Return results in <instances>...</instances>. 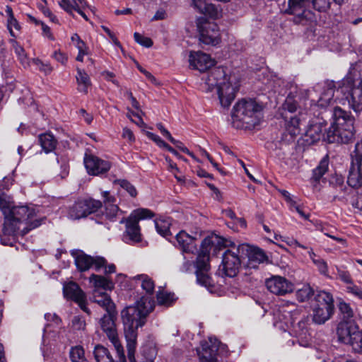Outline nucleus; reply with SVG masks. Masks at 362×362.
<instances>
[{
    "instance_id": "obj_1",
    "label": "nucleus",
    "mask_w": 362,
    "mask_h": 362,
    "mask_svg": "<svg viewBox=\"0 0 362 362\" xmlns=\"http://www.w3.org/2000/svg\"><path fill=\"white\" fill-rule=\"evenodd\" d=\"M153 307L154 303L151 299L143 297L134 305L126 307L121 312L127 348L129 353L132 354V350L136 349L137 329L145 325L146 317Z\"/></svg>"
},
{
    "instance_id": "obj_2",
    "label": "nucleus",
    "mask_w": 362,
    "mask_h": 362,
    "mask_svg": "<svg viewBox=\"0 0 362 362\" xmlns=\"http://www.w3.org/2000/svg\"><path fill=\"white\" fill-rule=\"evenodd\" d=\"M321 115L325 116V119H332L330 127L324 137L327 142L348 144L353 140L354 118L349 112L336 107L333 110H325Z\"/></svg>"
},
{
    "instance_id": "obj_3",
    "label": "nucleus",
    "mask_w": 362,
    "mask_h": 362,
    "mask_svg": "<svg viewBox=\"0 0 362 362\" xmlns=\"http://www.w3.org/2000/svg\"><path fill=\"white\" fill-rule=\"evenodd\" d=\"M35 211L27 206H18L11 208L6 216L3 231L6 235H14L21 230L22 235L40 226L42 219L35 218Z\"/></svg>"
},
{
    "instance_id": "obj_4",
    "label": "nucleus",
    "mask_w": 362,
    "mask_h": 362,
    "mask_svg": "<svg viewBox=\"0 0 362 362\" xmlns=\"http://www.w3.org/2000/svg\"><path fill=\"white\" fill-rule=\"evenodd\" d=\"M359 67L360 65L354 67L337 90L342 95L339 103L344 105L347 102L356 113L362 111V69L358 70Z\"/></svg>"
},
{
    "instance_id": "obj_5",
    "label": "nucleus",
    "mask_w": 362,
    "mask_h": 362,
    "mask_svg": "<svg viewBox=\"0 0 362 362\" xmlns=\"http://www.w3.org/2000/svg\"><path fill=\"white\" fill-rule=\"evenodd\" d=\"M333 0H288V6L286 12L293 15V21L296 24L308 25L315 21V14L307 9L310 4L313 8L320 11H327Z\"/></svg>"
},
{
    "instance_id": "obj_6",
    "label": "nucleus",
    "mask_w": 362,
    "mask_h": 362,
    "mask_svg": "<svg viewBox=\"0 0 362 362\" xmlns=\"http://www.w3.org/2000/svg\"><path fill=\"white\" fill-rule=\"evenodd\" d=\"M262 110V106L255 100L244 98L238 100L231 114L233 126L240 129L256 125Z\"/></svg>"
},
{
    "instance_id": "obj_7",
    "label": "nucleus",
    "mask_w": 362,
    "mask_h": 362,
    "mask_svg": "<svg viewBox=\"0 0 362 362\" xmlns=\"http://www.w3.org/2000/svg\"><path fill=\"white\" fill-rule=\"evenodd\" d=\"M204 80L209 88H217L221 105L223 107H228L235 99L238 88L226 81L223 69L221 67L214 68L207 74Z\"/></svg>"
},
{
    "instance_id": "obj_8",
    "label": "nucleus",
    "mask_w": 362,
    "mask_h": 362,
    "mask_svg": "<svg viewBox=\"0 0 362 362\" xmlns=\"http://www.w3.org/2000/svg\"><path fill=\"white\" fill-rule=\"evenodd\" d=\"M214 245L213 238H205L202 242L200 251L196 259L197 281L208 288L214 286V282L209 273L210 270L209 262L210 251Z\"/></svg>"
},
{
    "instance_id": "obj_9",
    "label": "nucleus",
    "mask_w": 362,
    "mask_h": 362,
    "mask_svg": "<svg viewBox=\"0 0 362 362\" xmlns=\"http://www.w3.org/2000/svg\"><path fill=\"white\" fill-rule=\"evenodd\" d=\"M155 214L148 209L139 208L134 210L126 219L122 218L119 223L126 224V230L123 235V240L127 243H139L141 240V228L139 221L150 219Z\"/></svg>"
},
{
    "instance_id": "obj_10",
    "label": "nucleus",
    "mask_w": 362,
    "mask_h": 362,
    "mask_svg": "<svg viewBox=\"0 0 362 362\" xmlns=\"http://www.w3.org/2000/svg\"><path fill=\"white\" fill-rule=\"evenodd\" d=\"M313 322L317 325H323L329 320L334 313V299L328 292L320 291L315 295L311 303Z\"/></svg>"
},
{
    "instance_id": "obj_11",
    "label": "nucleus",
    "mask_w": 362,
    "mask_h": 362,
    "mask_svg": "<svg viewBox=\"0 0 362 362\" xmlns=\"http://www.w3.org/2000/svg\"><path fill=\"white\" fill-rule=\"evenodd\" d=\"M117 314L116 310L112 311V313L107 312L100 319L99 324L107 339L114 346L119 358V362H127L124 349L119 341L115 324Z\"/></svg>"
},
{
    "instance_id": "obj_12",
    "label": "nucleus",
    "mask_w": 362,
    "mask_h": 362,
    "mask_svg": "<svg viewBox=\"0 0 362 362\" xmlns=\"http://www.w3.org/2000/svg\"><path fill=\"white\" fill-rule=\"evenodd\" d=\"M337 333L339 340L349 344L354 352L362 354V329L354 323L343 322L339 324Z\"/></svg>"
},
{
    "instance_id": "obj_13",
    "label": "nucleus",
    "mask_w": 362,
    "mask_h": 362,
    "mask_svg": "<svg viewBox=\"0 0 362 362\" xmlns=\"http://www.w3.org/2000/svg\"><path fill=\"white\" fill-rule=\"evenodd\" d=\"M351 159L347 184L351 188L358 189L362 186V143L356 144Z\"/></svg>"
},
{
    "instance_id": "obj_14",
    "label": "nucleus",
    "mask_w": 362,
    "mask_h": 362,
    "mask_svg": "<svg viewBox=\"0 0 362 362\" xmlns=\"http://www.w3.org/2000/svg\"><path fill=\"white\" fill-rule=\"evenodd\" d=\"M239 249V245L235 247L231 245L230 249H227L222 255V266L224 274L229 277L235 276L241 265V259L244 258Z\"/></svg>"
},
{
    "instance_id": "obj_15",
    "label": "nucleus",
    "mask_w": 362,
    "mask_h": 362,
    "mask_svg": "<svg viewBox=\"0 0 362 362\" xmlns=\"http://www.w3.org/2000/svg\"><path fill=\"white\" fill-rule=\"evenodd\" d=\"M197 29L199 33V40L206 45H216L220 42L219 29L214 22L199 18L197 21Z\"/></svg>"
},
{
    "instance_id": "obj_16",
    "label": "nucleus",
    "mask_w": 362,
    "mask_h": 362,
    "mask_svg": "<svg viewBox=\"0 0 362 362\" xmlns=\"http://www.w3.org/2000/svg\"><path fill=\"white\" fill-rule=\"evenodd\" d=\"M102 206L99 200L93 199L78 200L76 202L68 211V217L73 220L80 219L94 213Z\"/></svg>"
},
{
    "instance_id": "obj_17",
    "label": "nucleus",
    "mask_w": 362,
    "mask_h": 362,
    "mask_svg": "<svg viewBox=\"0 0 362 362\" xmlns=\"http://www.w3.org/2000/svg\"><path fill=\"white\" fill-rule=\"evenodd\" d=\"M320 115L321 117L318 118L316 122L313 121L305 131V141L308 144H313L318 141L321 137L325 141H327L324 137L325 136H326V132L327 131L325 128L327 125V122L323 115L320 114Z\"/></svg>"
},
{
    "instance_id": "obj_18",
    "label": "nucleus",
    "mask_w": 362,
    "mask_h": 362,
    "mask_svg": "<svg viewBox=\"0 0 362 362\" xmlns=\"http://www.w3.org/2000/svg\"><path fill=\"white\" fill-rule=\"evenodd\" d=\"M63 293L65 298L75 301L83 311L88 315H90V310L86 305L85 293L80 288L76 283L71 281L64 284Z\"/></svg>"
},
{
    "instance_id": "obj_19",
    "label": "nucleus",
    "mask_w": 362,
    "mask_h": 362,
    "mask_svg": "<svg viewBox=\"0 0 362 362\" xmlns=\"http://www.w3.org/2000/svg\"><path fill=\"white\" fill-rule=\"evenodd\" d=\"M265 285L271 293L277 296H284L294 290L293 284L281 276H272L267 279Z\"/></svg>"
},
{
    "instance_id": "obj_20",
    "label": "nucleus",
    "mask_w": 362,
    "mask_h": 362,
    "mask_svg": "<svg viewBox=\"0 0 362 362\" xmlns=\"http://www.w3.org/2000/svg\"><path fill=\"white\" fill-rule=\"evenodd\" d=\"M84 165L89 175H99L106 173L111 167L109 161L103 160L92 154H86Z\"/></svg>"
},
{
    "instance_id": "obj_21",
    "label": "nucleus",
    "mask_w": 362,
    "mask_h": 362,
    "mask_svg": "<svg viewBox=\"0 0 362 362\" xmlns=\"http://www.w3.org/2000/svg\"><path fill=\"white\" fill-rule=\"evenodd\" d=\"M75 264L81 272L86 271L92 266H94L96 271H99L105 267L106 260L102 257H93L81 252L75 257Z\"/></svg>"
},
{
    "instance_id": "obj_22",
    "label": "nucleus",
    "mask_w": 362,
    "mask_h": 362,
    "mask_svg": "<svg viewBox=\"0 0 362 362\" xmlns=\"http://www.w3.org/2000/svg\"><path fill=\"white\" fill-rule=\"evenodd\" d=\"M189 65L201 72L206 71L215 65V61L209 54L202 52H191L189 58Z\"/></svg>"
},
{
    "instance_id": "obj_23",
    "label": "nucleus",
    "mask_w": 362,
    "mask_h": 362,
    "mask_svg": "<svg viewBox=\"0 0 362 362\" xmlns=\"http://www.w3.org/2000/svg\"><path fill=\"white\" fill-rule=\"evenodd\" d=\"M308 317L305 316L298 322L289 324L292 327L291 334L298 339V344L303 346H306L310 339V334L308 327Z\"/></svg>"
},
{
    "instance_id": "obj_24",
    "label": "nucleus",
    "mask_w": 362,
    "mask_h": 362,
    "mask_svg": "<svg viewBox=\"0 0 362 362\" xmlns=\"http://www.w3.org/2000/svg\"><path fill=\"white\" fill-rule=\"evenodd\" d=\"M336 84L333 81H325L320 86V95L317 103V105L322 108H326L333 101L340 99L338 96L334 99V92Z\"/></svg>"
},
{
    "instance_id": "obj_25",
    "label": "nucleus",
    "mask_w": 362,
    "mask_h": 362,
    "mask_svg": "<svg viewBox=\"0 0 362 362\" xmlns=\"http://www.w3.org/2000/svg\"><path fill=\"white\" fill-rule=\"evenodd\" d=\"M209 341H202L201 348L197 350L200 362H216V352L218 350L217 340L212 341L210 337Z\"/></svg>"
},
{
    "instance_id": "obj_26",
    "label": "nucleus",
    "mask_w": 362,
    "mask_h": 362,
    "mask_svg": "<svg viewBox=\"0 0 362 362\" xmlns=\"http://www.w3.org/2000/svg\"><path fill=\"white\" fill-rule=\"evenodd\" d=\"M238 250H240L242 255H244V257H247L250 262L259 264L267 260V257L264 252L257 247L243 243L239 245Z\"/></svg>"
},
{
    "instance_id": "obj_27",
    "label": "nucleus",
    "mask_w": 362,
    "mask_h": 362,
    "mask_svg": "<svg viewBox=\"0 0 362 362\" xmlns=\"http://www.w3.org/2000/svg\"><path fill=\"white\" fill-rule=\"evenodd\" d=\"M176 240L182 250V254H196L197 251L195 238L185 231H180L176 235Z\"/></svg>"
},
{
    "instance_id": "obj_28",
    "label": "nucleus",
    "mask_w": 362,
    "mask_h": 362,
    "mask_svg": "<svg viewBox=\"0 0 362 362\" xmlns=\"http://www.w3.org/2000/svg\"><path fill=\"white\" fill-rule=\"evenodd\" d=\"M90 299L93 302L105 309L107 313H112V311L116 310L115 304L112 300L110 296L105 292L94 289Z\"/></svg>"
},
{
    "instance_id": "obj_29",
    "label": "nucleus",
    "mask_w": 362,
    "mask_h": 362,
    "mask_svg": "<svg viewBox=\"0 0 362 362\" xmlns=\"http://www.w3.org/2000/svg\"><path fill=\"white\" fill-rule=\"evenodd\" d=\"M192 5L197 11L212 18H218L220 16L219 9L213 4L208 3L206 0H193Z\"/></svg>"
},
{
    "instance_id": "obj_30",
    "label": "nucleus",
    "mask_w": 362,
    "mask_h": 362,
    "mask_svg": "<svg viewBox=\"0 0 362 362\" xmlns=\"http://www.w3.org/2000/svg\"><path fill=\"white\" fill-rule=\"evenodd\" d=\"M104 199L105 212L104 214L109 220L114 221L119 212V207L115 204V198L110 195L109 192L104 191L102 193Z\"/></svg>"
},
{
    "instance_id": "obj_31",
    "label": "nucleus",
    "mask_w": 362,
    "mask_h": 362,
    "mask_svg": "<svg viewBox=\"0 0 362 362\" xmlns=\"http://www.w3.org/2000/svg\"><path fill=\"white\" fill-rule=\"evenodd\" d=\"M303 311V308L302 306H298L294 303L287 302L279 308L278 313L276 315H277L279 321L284 322L293 312H296V313H302Z\"/></svg>"
},
{
    "instance_id": "obj_32",
    "label": "nucleus",
    "mask_w": 362,
    "mask_h": 362,
    "mask_svg": "<svg viewBox=\"0 0 362 362\" xmlns=\"http://www.w3.org/2000/svg\"><path fill=\"white\" fill-rule=\"evenodd\" d=\"M38 141L43 151L47 153L53 151L57 144V140L54 135L50 133L40 134Z\"/></svg>"
},
{
    "instance_id": "obj_33",
    "label": "nucleus",
    "mask_w": 362,
    "mask_h": 362,
    "mask_svg": "<svg viewBox=\"0 0 362 362\" xmlns=\"http://www.w3.org/2000/svg\"><path fill=\"white\" fill-rule=\"evenodd\" d=\"M89 279L90 282L93 283L95 287L94 289H98L100 291V289L102 288L103 290L111 291L114 288V284L107 277L97 274H92Z\"/></svg>"
},
{
    "instance_id": "obj_34",
    "label": "nucleus",
    "mask_w": 362,
    "mask_h": 362,
    "mask_svg": "<svg viewBox=\"0 0 362 362\" xmlns=\"http://www.w3.org/2000/svg\"><path fill=\"white\" fill-rule=\"evenodd\" d=\"M78 83V90L84 93H88V88L91 86V82L88 74L83 69H77V74L76 76Z\"/></svg>"
},
{
    "instance_id": "obj_35",
    "label": "nucleus",
    "mask_w": 362,
    "mask_h": 362,
    "mask_svg": "<svg viewBox=\"0 0 362 362\" xmlns=\"http://www.w3.org/2000/svg\"><path fill=\"white\" fill-rule=\"evenodd\" d=\"M93 354L96 362H115L108 349L102 345L95 346Z\"/></svg>"
},
{
    "instance_id": "obj_36",
    "label": "nucleus",
    "mask_w": 362,
    "mask_h": 362,
    "mask_svg": "<svg viewBox=\"0 0 362 362\" xmlns=\"http://www.w3.org/2000/svg\"><path fill=\"white\" fill-rule=\"evenodd\" d=\"M156 299L159 305L170 307L177 300L175 294L165 291H158L156 294Z\"/></svg>"
},
{
    "instance_id": "obj_37",
    "label": "nucleus",
    "mask_w": 362,
    "mask_h": 362,
    "mask_svg": "<svg viewBox=\"0 0 362 362\" xmlns=\"http://www.w3.org/2000/svg\"><path fill=\"white\" fill-rule=\"evenodd\" d=\"M171 219L170 218H162L155 221V226L157 232L163 237L170 235V226Z\"/></svg>"
},
{
    "instance_id": "obj_38",
    "label": "nucleus",
    "mask_w": 362,
    "mask_h": 362,
    "mask_svg": "<svg viewBox=\"0 0 362 362\" xmlns=\"http://www.w3.org/2000/svg\"><path fill=\"white\" fill-rule=\"evenodd\" d=\"M300 132V120L296 117H291L286 126V132L288 133L291 139H293L298 135Z\"/></svg>"
},
{
    "instance_id": "obj_39",
    "label": "nucleus",
    "mask_w": 362,
    "mask_h": 362,
    "mask_svg": "<svg viewBox=\"0 0 362 362\" xmlns=\"http://www.w3.org/2000/svg\"><path fill=\"white\" fill-rule=\"evenodd\" d=\"M69 358L71 362H88L85 351L81 346H75L70 349Z\"/></svg>"
},
{
    "instance_id": "obj_40",
    "label": "nucleus",
    "mask_w": 362,
    "mask_h": 362,
    "mask_svg": "<svg viewBox=\"0 0 362 362\" xmlns=\"http://www.w3.org/2000/svg\"><path fill=\"white\" fill-rule=\"evenodd\" d=\"M329 160L327 156L323 158L319 165L313 170V178L319 181L328 170Z\"/></svg>"
},
{
    "instance_id": "obj_41",
    "label": "nucleus",
    "mask_w": 362,
    "mask_h": 362,
    "mask_svg": "<svg viewBox=\"0 0 362 362\" xmlns=\"http://www.w3.org/2000/svg\"><path fill=\"white\" fill-rule=\"evenodd\" d=\"M135 279L141 280V286L147 293L152 294L153 293L155 284L153 281L148 276L141 274L136 276Z\"/></svg>"
},
{
    "instance_id": "obj_42",
    "label": "nucleus",
    "mask_w": 362,
    "mask_h": 362,
    "mask_svg": "<svg viewBox=\"0 0 362 362\" xmlns=\"http://www.w3.org/2000/svg\"><path fill=\"white\" fill-rule=\"evenodd\" d=\"M13 204L12 199L9 196L4 193L0 194V209L4 215V218L11 211V208L14 206Z\"/></svg>"
},
{
    "instance_id": "obj_43",
    "label": "nucleus",
    "mask_w": 362,
    "mask_h": 362,
    "mask_svg": "<svg viewBox=\"0 0 362 362\" xmlns=\"http://www.w3.org/2000/svg\"><path fill=\"white\" fill-rule=\"evenodd\" d=\"M313 296H314V291L308 285L304 286L303 288L298 289L296 293V298L300 302H305Z\"/></svg>"
},
{
    "instance_id": "obj_44",
    "label": "nucleus",
    "mask_w": 362,
    "mask_h": 362,
    "mask_svg": "<svg viewBox=\"0 0 362 362\" xmlns=\"http://www.w3.org/2000/svg\"><path fill=\"white\" fill-rule=\"evenodd\" d=\"M83 0H60L59 6L66 13L74 16L73 12L76 10V5Z\"/></svg>"
},
{
    "instance_id": "obj_45",
    "label": "nucleus",
    "mask_w": 362,
    "mask_h": 362,
    "mask_svg": "<svg viewBox=\"0 0 362 362\" xmlns=\"http://www.w3.org/2000/svg\"><path fill=\"white\" fill-rule=\"evenodd\" d=\"M194 255L195 254H182L184 262L180 269L182 272H191L192 266L194 264L196 267V262L194 261Z\"/></svg>"
},
{
    "instance_id": "obj_46",
    "label": "nucleus",
    "mask_w": 362,
    "mask_h": 362,
    "mask_svg": "<svg viewBox=\"0 0 362 362\" xmlns=\"http://www.w3.org/2000/svg\"><path fill=\"white\" fill-rule=\"evenodd\" d=\"M13 47L15 53L17 54L18 58L20 60L21 64L24 67L29 66L30 62L27 57V54H26L23 47H22L17 42H14Z\"/></svg>"
},
{
    "instance_id": "obj_47",
    "label": "nucleus",
    "mask_w": 362,
    "mask_h": 362,
    "mask_svg": "<svg viewBox=\"0 0 362 362\" xmlns=\"http://www.w3.org/2000/svg\"><path fill=\"white\" fill-rule=\"evenodd\" d=\"M339 310L344 320H349L354 317V311L350 305L344 301L339 302Z\"/></svg>"
},
{
    "instance_id": "obj_48",
    "label": "nucleus",
    "mask_w": 362,
    "mask_h": 362,
    "mask_svg": "<svg viewBox=\"0 0 362 362\" xmlns=\"http://www.w3.org/2000/svg\"><path fill=\"white\" fill-rule=\"evenodd\" d=\"M32 63L36 66V68L43 72L45 74H49L52 71V67L49 63H45L39 59H33Z\"/></svg>"
},
{
    "instance_id": "obj_49",
    "label": "nucleus",
    "mask_w": 362,
    "mask_h": 362,
    "mask_svg": "<svg viewBox=\"0 0 362 362\" xmlns=\"http://www.w3.org/2000/svg\"><path fill=\"white\" fill-rule=\"evenodd\" d=\"M335 184L337 189L343 192L344 195L341 197V199H346L345 195L350 194L353 192H354L352 189L347 188L346 186L344 185V179L341 176L337 175L335 177Z\"/></svg>"
},
{
    "instance_id": "obj_50",
    "label": "nucleus",
    "mask_w": 362,
    "mask_h": 362,
    "mask_svg": "<svg viewBox=\"0 0 362 362\" xmlns=\"http://www.w3.org/2000/svg\"><path fill=\"white\" fill-rule=\"evenodd\" d=\"M337 272L338 278L341 281H343L345 284H347L348 285L354 284L351 274L348 271L337 267Z\"/></svg>"
},
{
    "instance_id": "obj_51",
    "label": "nucleus",
    "mask_w": 362,
    "mask_h": 362,
    "mask_svg": "<svg viewBox=\"0 0 362 362\" xmlns=\"http://www.w3.org/2000/svg\"><path fill=\"white\" fill-rule=\"evenodd\" d=\"M121 187L125 189L131 197H135L137 195V191L134 186L126 180H120L118 181Z\"/></svg>"
},
{
    "instance_id": "obj_52",
    "label": "nucleus",
    "mask_w": 362,
    "mask_h": 362,
    "mask_svg": "<svg viewBox=\"0 0 362 362\" xmlns=\"http://www.w3.org/2000/svg\"><path fill=\"white\" fill-rule=\"evenodd\" d=\"M134 37L137 43L145 47H150L153 45V41L149 37H144L139 33H134Z\"/></svg>"
},
{
    "instance_id": "obj_53",
    "label": "nucleus",
    "mask_w": 362,
    "mask_h": 362,
    "mask_svg": "<svg viewBox=\"0 0 362 362\" xmlns=\"http://www.w3.org/2000/svg\"><path fill=\"white\" fill-rule=\"evenodd\" d=\"M315 265L317 267L319 272L325 276H329L328 274V266L327 262L320 257H317V260H314Z\"/></svg>"
},
{
    "instance_id": "obj_54",
    "label": "nucleus",
    "mask_w": 362,
    "mask_h": 362,
    "mask_svg": "<svg viewBox=\"0 0 362 362\" xmlns=\"http://www.w3.org/2000/svg\"><path fill=\"white\" fill-rule=\"evenodd\" d=\"M283 108L284 110H288L289 112L293 113L297 110L298 104L291 98L288 97L283 104Z\"/></svg>"
},
{
    "instance_id": "obj_55",
    "label": "nucleus",
    "mask_w": 362,
    "mask_h": 362,
    "mask_svg": "<svg viewBox=\"0 0 362 362\" xmlns=\"http://www.w3.org/2000/svg\"><path fill=\"white\" fill-rule=\"evenodd\" d=\"M346 291L362 300V288L353 284L347 285Z\"/></svg>"
},
{
    "instance_id": "obj_56",
    "label": "nucleus",
    "mask_w": 362,
    "mask_h": 362,
    "mask_svg": "<svg viewBox=\"0 0 362 362\" xmlns=\"http://www.w3.org/2000/svg\"><path fill=\"white\" fill-rule=\"evenodd\" d=\"M71 323L74 329L76 330H83L86 325L85 320L80 316L74 317Z\"/></svg>"
},
{
    "instance_id": "obj_57",
    "label": "nucleus",
    "mask_w": 362,
    "mask_h": 362,
    "mask_svg": "<svg viewBox=\"0 0 362 362\" xmlns=\"http://www.w3.org/2000/svg\"><path fill=\"white\" fill-rule=\"evenodd\" d=\"M71 41L75 44L78 50L87 49L86 43L81 39L80 36L75 33L71 37Z\"/></svg>"
},
{
    "instance_id": "obj_58",
    "label": "nucleus",
    "mask_w": 362,
    "mask_h": 362,
    "mask_svg": "<svg viewBox=\"0 0 362 362\" xmlns=\"http://www.w3.org/2000/svg\"><path fill=\"white\" fill-rule=\"evenodd\" d=\"M146 134L148 139L153 141L159 147L163 148L165 146V142L159 136L150 132H147Z\"/></svg>"
},
{
    "instance_id": "obj_59",
    "label": "nucleus",
    "mask_w": 362,
    "mask_h": 362,
    "mask_svg": "<svg viewBox=\"0 0 362 362\" xmlns=\"http://www.w3.org/2000/svg\"><path fill=\"white\" fill-rule=\"evenodd\" d=\"M88 7V4L86 0L79 2V5H76V11L80 14L86 21H88V18L85 13L86 8Z\"/></svg>"
},
{
    "instance_id": "obj_60",
    "label": "nucleus",
    "mask_w": 362,
    "mask_h": 362,
    "mask_svg": "<svg viewBox=\"0 0 362 362\" xmlns=\"http://www.w3.org/2000/svg\"><path fill=\"white\" fill-rule=\"evenodd\" d=\"M172 144H173L177 148H179L181 151L194 157L193 154L188 150V148L187 147H185L184 146V144L178 141V140H176L174 138H173V139H171L170 141Z\"/></svg>"
},
{
    "instance_id": "obj_61",
    "label": "nucleus",
    "mask_w": 362,
    "mask_h": 362,
    "mask_svg": "<svg viewBox=\"0 0 362 362\" xmlns=\"http://www.w3.org/2000/svg\"><path fill=\"white\" fill-rule=\"evenodd\" d=\"M8 28L10 30L11 35L14 36L13 31L11 30L12 28H14L16 30L20 29V25L18 21L15 18V17L11 18V19H8Z\"/></svg>"
},
{
    "instance_id": "obj_62",
    "label": "nucleus",
    "mask_w": 362,
    "mask_h": 362,
    "mask_svg": "<svg viewBox=\"0 0 362 362\" xmlns=\"http://www.w3.org/2000/svg\"><path fill=\"white\" fill-rule=\"evenodd\" d=\"M52 57L59 62L62 64H65L67 62V57L62 52L59 51H55L52 55Z\"/></svg>"
},
{
    "instance_id": "obj_63",
    "label": "nucleus",
    "mask_w": 362,
    "mask_h": 362,
    "mask_svg": "<svg viewBox=\"0 0 362 362\" xmlns=\"http://www.w3.org/2000/svg\"><path fill=\"white\" fill-rule=\"evenodd\" d=\"M122 137L124 139H128L131 142L134 141V140H135V138H134L132 131L127 127L123 129Z\"/></svg>"
},
{
    "instance_id": "obj_64",
    "label": "nucleus",
    "mask_w": 362,
    "mask_h": 362,
    "mask_svg": "<svg viewBox=\"0 0 362 362\" xmlns=\"http://www.w3.org/2000/svg\"><path fill=\"white\" fill-rule=\"evenodd\" d=\"M157 128L160 130V133L163 136H165L166 139H168L169 141L173 139V136H171L170 133L168 130H167L164 126L161 123H158L156 124Z\"/></svg>"
}]
</instances>
